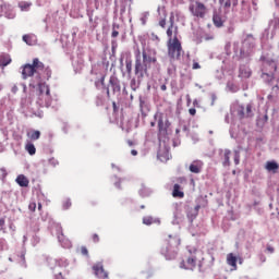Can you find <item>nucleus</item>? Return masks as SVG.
Returning <instances> with one entry per match:
<instances>
[{
	"label": "nucleus",
	"mask_w": 279,
	"mask_h": 279,
	"mask_svg": "<svg viewBox=\"0 0 279 279\" xmlns=\"http://www.w3.org/2000/svg\"><path fill=\"white\" fill-rule=\"evenodd\" d=\"M143 61L141 60V51L135 57V75L137 80H143L145 75H149V69H151V64H156L158 59L156 57H151L147 54V51L143 50L142 52Z\"/></svg>",
	"instance_id": "1"
},
{
	"label": "nucleus",
	"mask_w": 279,
	"mask_h": 279,
	"mask_svg": "<svg viewBox=\"0 0 279 279\" xmlns=\"http://www.w3.org/2000/svg\"><path fill=\"white\" fill-rule=\"evenodd\" d=\"M51 101H53V99L51 98V89H49V85L45 82H39L37 84L36 104L40 108H49V106H51Z\"/></svg>",
	"instance_id": "2"
},
{
	"label": "nucleus",
	"mask_w": 279,
	"mask_h": 279,
	"mask_svg": "<svg viewBox=\"0 0 279 279\" xmlns=\"http://www.w3.org/2000/svg\"><path fill=\"white\" fill-rule=\"evenodd\" d=\"M168 56L170 60H182V53L184 50L182 49V43L178 37H173V39H168Z\"/></svg>",
	"instance_id": "3"
},
{
	"label": "nucleus",
	"mask_w": 279,
	"mask_h": 279,
	"mask_svg": "<svg viewBox=\"0 0 279 279\" xmlns=\"http://www.w3.org/2000/svg\"><path fill=\"white\" fill-rule=\"evenodd\" d=\"M38 71H45V63L40 61V59H33V63H26L22 66V77L23 80H27V77H34L35 73Z\"/></svg>",
	"instance_id": "4"
},
{
	"label": "nucleus",
	"mask_w": 279,
	"mask_h": 279,
	"mask_svg": "<svg viewBox=\"0 0 279 279\" xmlns=\"http://www.w3.org/2000/svg\"><path fill=\"white\" fill-rule=\"evenodd\" d=\"M189 11L194 19H206L208 15V7L199 0H191L189 4Z\"/></svg>",
	"instance_id": "5"
},
{
	"label": "nucleus",
	"mask_w": 279,
	"mask_h": 279,
	"mask_svg": "<svg viewBox=\"0 0 279 279\" xmlns=\"http://www.w3.org/2000/svg\"><path fill=\"white\" fill-rule=\"evenodd\" d=\"M158 128V136H167L169 134V128H171V122L169 121V117L167 113L157 112L155 116Z\"/></svg>",
	"instance_id": "6"
},
{
	"label": "nucleus",
	"mask_w": 279,
	"mask_h": 279,
	"mask_svg": "<svg viewBox=\"0 0 279 279\" xmlns=\"http://www.w3.org/2000/svg\"><path fill=\"white\" fill-rule=\"evenodd\" d=\"M197 251H194L189 254H185L179 262L180 269H187L190 271H193L197 267V256L195 255Z\"/></svg>",
	"instance_id": "7"
},
{
	"label": "nucleus",
	"mask_w": 279,
	"mask_h": 279,
	"mask_svg": "<svg viewBox=\"0 0 279 279\" xmlns=\"http://www.w3.org/2000/svg\"><path fill=\"white\" fill-rule=\"evenodd\" d=\"M93 271H94L95 276H97V278L108 279V271H106V269H104V264L96 263L93 266Z\"/></svg>",
	"instance_id": "8"
},
{
	"label": "nucleus",
	"mask_w": 279,
	"mask_h": 279,
	"mask_svg": "<svg viewBox=\"0 0 279 279\" xmlns=\"http://www.w3.org/2000/svg\"><path fill=\"white\" fill-rule=\"evenodd\" d=\"M191 173H202V169H204V161L194 160L189 167Z\"/></svg>",
	"instance_id": "9"
},
{
	"label": "nucleus",
	"mask_w": 279,
	"mask_h": 279,
	"mask_svg": "<svg viewBox=\"0 0 279 279\" xmlns=\"http://www.w3.org/2000/svg\"><path fill=\"white\" fill-rule=\"evenodd\" d=\"M173 34H174V38H178V26H175L173 19L170 20V25L167 29V36H168V40H173Z\"/></svg>",
	"instance_id": "10"
},
{
	"label": "nucleus",
	"mask_w": 279,
	"mask_h": 279,
	"mask_svg": "<svg viewBox=\"0 0 279 279\" xmlns=\"http://www.w3.org/2000/svg\"><path fill=\"white\" fill-rule=\"evenodd\" d=\"M239 77H242L243 80L252 77V69L246 65H241L239 70Z\"/></svg>",
	"instance_id": "11"
},
{
	"label": "nucleus",
	"mask_w": 279,
	"mask_h": 279,
	"mask_svg": "<svg viewBox=\"0 0 279 279\" xmlns=\"http://www.w3.org/2000/svg\"><path fill=\"white\" fill-rule=\"evenodd\" d=\"M172 197H175L177 199H184V191H182V186L178 183L173 185Z\"/></svg>",
	"instance_id": "12"
},
{
	"label": "nucleus",
	"mask_w": 279,
	"mask_h": 279,
	"mask_svg": "<svg viewBox=\"0 0 279 279\" xmlns=\"http://www.w3.org/2000/svg\"><path fill=\"white\" fill-rule=\"evenodd\" d=\"M213 23L215 27H223V23H226V21L221 16V13L214 12Z\"/></svg>",
	"instance_id": "13"
},
{
	"label": "nucleus",
	"mask_w": 279,
	"mask_h": 279,
	"mask_svg": "<svg viewBox=\"0 0 279 279\" xmlns=\"http://www.w3.org/2000/svg\"><path fill=\"white\" fill-rule=\"evenodd\" d=\"M109 85L111 86L113 93H121V84H119V80L114 76H111L109 80Z\"/></svg>",
	"instance_id": "14"
},
{
	"label": "nucleus",
	"mask_w": 279,
	"mask_h": 279,
	"mask_svg": "<svg viewBox=\"0 0 279 279\" xmlns=\"http://www.w3.org/2000/svg\"><path fill=\"white\" fill-rule=\"evenodd\" d=\"M23 41L26 43V45L33 46L38 43V39L35 34H26L23 35Z\"/></svg>",
	"instance_id": "15"
},
{
	"label": "nucleus",
	"mask_w": 279,
	"mask_h": 279,
	"mask_svg": "<svg viewBox=\"0 0 279 279\" xmlns=\"http://www.w3.org/2000/svg\"><path fill=\"white\" fill-rule=\"evenodd\" d=\"M15 182L19 184V186H22L24 189H27L29 186V179L25 177L24 174H19Z\"/></svg>",
	"instance_id": "16"
},
{
	"label": "nucleus",
	"mask_w": 279,
	"mask_h": 279,
	"mask_svg": "<svg viewBox=\"0 0 279 279\" xmlns=\"http://www.w3.org/2000/svg\"><path fill=\"white\" fill-rule=\"evenodd\" d=\"M238 260H239V258H236V256H234V253H229L227 255V264L230 267H233L234 271H235V269H238V267H236V262Z\"/></svg>",
	"instance_id": "17"
},
{
	"label": "nucleus",
	"mask_w": 279,
	"mask_h": 279,
	"mask_svg": "<svg viewBox=\"0 0 279 279\" xmlns=\"http://www.w3.org/2000/svg\"><path fill=\"white\" fill-rule=\"evenodd\" d=\"M12 63V58L10 57V54H0V68L1 69H5V66H8V64Z\"/></svg>",
	"instance_id": "18"
},
{
	"label": "nucleus",
	"mask_w": 279,
	"mask_h": 279,
	"mask_svg": "<svg viewBox=\"0 0 279 279\" xmlns=\"http://www.w3.org/2000/svg\"><path fill=\"white\" fill-rule=\"evenodd\" d=\"M265 169H266V171H271L272 173H278L279 165L276 161H267Z\"/></svg>",
	"instance_id": "19"
},
{
	"label": "nucleus",
	"mask_w": 279,
	"mask_h": 279,
	"mask_svg": "<svg viewBox=\"0 0 279 279\" xmlns=\"http://www.w3.org/2000/svg\"><path fill=\"white\" fill-rule=\"evenodd\" d=\"M225 10H230V8H236L239 5V0H226L225 3H220Z\"/></svg>",
	"instance_id": "20"
},
{
	"label": "nucleus",
	"mask_w": 279,
	"mask_h": 279,
	"mask_svg": "<svg viewBox=\"0 0 279 279\" xmlns=\"http://www.w3.org/2000/svg\"><path fill=\"white\" fill-rule=\"evenodd\" d=\"M232 151L230 149H225L223 151V167H230V156Z\"/></svg>",
	"instance_id": "21"
},
{
	"label": "nucleus",
	"mask_w": 279,
	"mask_h": 279,
	"mask_svg": "<svg viewBox=\"0 0 279 279\" xmlns=\"http://www.w3.org/2000/svg\"><path fill=\"white\" fill-rule=\"evenodd\" d=\"M25 149L29 154V156H34V154H36V146H34V144L32 143L26 144Z\"/></svg>",
	"instance_id": "22"
},
{
	"label": "nucleus",
	"mask_w": 279,
	"mask_h": 279,
	"mask_svg": "<svg viewBox=\"0 0 279 279\" xmlns=\"http://www.w3.org/2000/svg\"><path fill=\"white\" fill-rule=\"evenodd\" d=\"M28 138L31 141H38L40 138V131H33L32 133H27Z\"/></svg>",
	"instance_id": "23"
},
{
	"label": "nucleus",
	"mask_w": 279,
	"mask_h": 279,
	"mask_svg": "<svg viewBox=\"0 0 279 279\" xmlns=\"http://www.w3.org/2000/svg\"><path fill=\"white\" fill-rule=\"evenodd\" d=\"M143 223L145 226H151V223H154V218H151L150 216H146L143 218Z\"/></svg>",
	"instance_id": "24"
},
{
	"label": "nucleus",
	"mask_w": 279,
	"mask_h": 279,
	"mask_svg": "<svg viewBox=\"0 0 279 279\" xmlns=\"http://www.w3.org/2000/svg\"><path fill=\"white\" fill-rule=\"evenodd\" d=\"M29 5H32V3H29V2H20L19 3V8H21L22 11L29 10Z\"/></svg>",
	"instance_id": "25"
},
{
	"label": "nucleus",
	"mask_w": 279,
	"mask_h": 279,
	"mask_svg": "<svg viewBox=\"0 0 279 279\" xmlns=\"http://www.w3.org/2000/svg\"><path fill=\"white\" fill-rule=\"evenodd\" d=\"M158 158H159V160H161V161L169 160V151H166V153H165V156L162 155V153H159V154H158Z\"/></svg>",
	"instance_id": "26"
},
{
	"label": "nucleus",
	"mask_w": 279,
	"mask_h": 279,
	"mask_svg": "<svg viewBox=\"0 0 279 279\" xmlns=\"http://www.w3.org/2000/svg\"><path fill=\"white\" fill-rule=\"evenodd\" d=\"M267 64L272 68V71H278V65L276 64L275 60H268Z\"/></svg>",
	"instance_id": "27"
},
{
	"label": "nucleus",
	"mask_w": 279,
	"mask_h": 279,
	"mask_svg": "<svg viewBox=\"0 0 279 279\" xmlns=\"http://www.w3.org/2000/svg\"><path fill=\"white\" fill-rule=\"evenodd\" d=\"M62 206H63L64 210H69V208L72 206L71 199L63 201Z\"/></svg>",
	"instance_id": "28"
},
{
	"label": "nucleus",
	"mask_w": 279,
	"mask_h": 279,
	"mask_svg": "<svg viewBox=\"0 0 279 279\" xmlns=\"http://www.w3.org/2000/svg\"><path fill=\"white\" fill-rule=\"evenodd\" d=\"M28 210H31V213H36V202H31L28 204Z\"/></svg>",
	"instance_id": "29"
},
{
	"label": "nucleus",
	"mask_w": 279,
	"mask_h": 279,
	"mask_svg": "<svg viewBox=\"0 0 279 279\" xmlns=\"http://www.w3.org/2000/svg\"><path fill=\"white\" fill-rule=\"evenodd\" d=\"M240 159H241V155H239V151H234V162L235 165H239L240 162Z\"/></svg>",
	"instance_id": "30"
},
{
	"label": "nucleus",
	"mask_w": 279,
	"mask_h": 279,
	"mask_svg": "<svg viewBox=\"0 0 279 279\" xmlns=\"http://www.w3.org/2000/svg\"><path fill=\"white\" fill-rule=\"evenodd\" d=\"M81 254L83 256H88V248L86 246H81Z\"/></svg>",
	"instance_id": "31"
},
{
	"label": "nucleus",
	"mask_w": 279,
	"mask_h": 279,
	"mask_svg": "<svg viewBox=\"0 0 279 279\" xmlns=\"http://www.w3.org/2000/svg\"><path fill=\"white\" fill-rule=\"evenodd\" d=\"M45 75H46V80H49L51 77V69L46 68L45 69Z\"/></svg>",
	"instance_id": "32"
},
{
	"label": "nucleus",
	"mask_w": 279,
	"mask_h": 279,
	"mask_svg": "<svg viewBox=\"0 0 279 279\" xmlns=\"http://www.w3.org/2000/svg\"><path fill=\"white\" fill-rule=\"evenodd\" d=\"M92 240H93V243H99V234L94 233V234L92 235Z\"/></svg>",
	"instance_id": "33"
},
{
	"label": "nucleus",
	"mask_w": 279,
	"mask_h": 279,
	"mask_svg": "<svg viewBox=\"0 0 279 279\" xmlns=\"http://www.w3.org/2000/svg\"><path fill=\"white\" fill-rule=\"evenodd\" d=\"M54 279H66V275H64V272H59L54 276Z\"/></svg>",
	"instance_id": "34"
},
{
	"label": "nucleus",
	"mask_w": 279,
	"mask_h": 279,
	"mask_svg": "<svg viewBox=\"0 0 279 279\" xmlns=\"http://www.w3.org/2000/svg\"><path fill=\"white\" fill-rule=\"evenodd\" d=\"M246 117H252V105L246 106Z\"/></svg>",
	"instance_id": "35"
},
{
	"label": "nucleus",
	"mask_w": 279,
	"mask_h": 279,
	"mask_svg": "<svg viewBox=\"0 0 279 279\" xmlns=\"http://www.w3.org/2000/svg\"><path fill=\"white\" fill-rule=\"evenodd\" d=\"M4 228H5V219L1 218V219H0V232H1L2 230H4Z\"/></svg>",
	"instance_id": "36"
},
{
	"label": "nucleus",
	"mask_w": 279,
	"mask_h": 279,
	"mask_svg": "<svg viewBox=\"0 0 279 279\" xmlns=\"http://www.w3.org/2000/svg\"><path fill=\"white\" fill-rule=\"evenodd\" d=\"M160 27L165 28L167 26V20L162 19L159 21Z\"/></svg>",
	"instance_id": "37"
},
{
	"label": "nucleus",
	"mask_w": 279,
	"mask_h": 279,
	"mask_svg": "<svg viewBox=\"0 0 279 279\" xmlns=\"http://www.w3.org/2000/svg\"><path fill=\"white\" fill-rule=\"evenodd\" d=\"M126 73H132V62L126 63Z\"/></svg>",
	"instance_id": "38"
},
{
	"label": "nucleus",
	"mask_w": 279,
	"mask_h": 279,
	"mask_svg": "<svg viewBox=\"0 0 279 279\" xmlns=\"http://www.w3.org/2000/svg\"><path fill=\"white\" fill-rule=\"evenodd\" d=\"M189 113L192 116V117H195V114H197V110L195 108H191L189 109Z\"/></svg>",
	"instance_id": "39"
},
{
	"label": "nucleus",
	"mask_w": 279,
	"mask_h": 279,
	"mask_svg": "<svg viewBox=\"0 0 279 279\" xmlns=\"http://www.w3.org/2000/svg\"><path fill=\"white\" fill-rule=\"evenodd\" d=\"M192 69L195 71L197 69H202V65H199V63H197V62H194L192 65Z\"/></svg>",
	"instance_id": "40"
},
{
	"label": "nucleus",
	"mask_w": 279,
	"mask_h": 279,
	"mask_svg": "<svg viewBox=\"0 0 279 279\" xmlns=\"http://www.w3.org/2000/svg\"><path fill=\"white\" fill-rule=\"evenodd\" d=\"M114 186L117 189H121V179H118L116 182H114Z\"/></svg>",
	"instance_id": "41"
},
{
	"label": "nucleus",
	"mask_w": 279,
	"mask_h": 279,
	"mask_svg": "<svg viewBox=\"0 0 279 279\" xmlns=\"http://www.w3.org/2000/svg\"><path fill=\"white\" fill-rule=\"evenodd\" d=\"M238 114H239V117H245V111H244L243 107H241V110H239Z\"/></svg>",
	"instance_id": "42"
},
{
	"label": "nucleus",
	"mask_w": 279,
	"mask_h": 279,
	"mask_svg": "<svg viewBox=\"0 0 279 279\" xmlns=\"http://www.w3.org/2000/svg\"><path fill=\"white\" fill-rule=\"evenodd\" d=\"M117 36H119L118 31H112L111 37H112V38H117Z\"/></svg>",
	"instance_id": "43"
},
{
	"label": "nucleus",
	"mask_w": 279,
	"mask_h": 279,
	"mask_svg": "<svg viewBox=\"0 0 279 279\" xmlns=\"http://www.w3.org/2000/svg\"><path fill=\"white\" fill-rule=\"evenodd\" d=\"M17 92H19V87H17L16 85H14V86L12 87V93L16 94Z\"/></svg>",
	"instance_id": "44"
},
{
	"label": "nucleus",
	"mask_w": 279,
	"mask_h": 279,
	"mask_svg": "<svg viewBox=\"0 0 279 279\" xmlns=\"http://www.w3.org/2000/svg\"><path fill=\"white\" fill-rule=\"evenodd\" d=\"M132 156H138V151L136 149L131 150Z\"/></svg>",
	"instance_id": "45"
},
{
	"label": "nucleus",
	"mask_w": 279,
	"mask_h": 279,
	"mask_svg": "<svg viewBox=\"0 0 279 279\" xmlns=\"http://www.w3.org/2000/svg\"><path fill=\"white\" fill-rule=\"evenodd\" d=\"M113 112H117V102H112Z\"/></svg>",
	"instance_id": "46"
},
{
	"label": "nucleus",
	"mask_w": 279,
	"mask_h": 279,
	"mask_svg": "<svg viewBox=\"0 0 279 279\" xmlns=\"http://www.w3.org/2000/svg\"><path fill=\"white\" fill-rule=\"evenodd\" d=\"M126 143H128L129 147H133V145H134V143L132 142V140H129Z\"/></svg>",
	"instance_id": "47"
},
{
	"label": "nucleus",
	"mask_w": 279,
	"mask_h": 279,
	"mask_svg": "<svg viewBox=\"0 0 279 279\" xmlns=\"http://www.w3.org/2000/svg\"><path fill=\"white\" fill-rule=\"evenodd\" d=\"M267 250L270 252V254H274V247L272 246H267Z\"/></svg>",
	"instance_id": "48"
},
{
	"label": "nucleus",
	"mask_w": 279,
	"mask_h": 279,
	"mask_svg": "<svg viewBox=\"0 0 279 279\" xmlns=\"http://www.w3.org/2000/svg\"><path fill=\"white\" fill-rule=\"evenodd\" d=\"M105 82H106V76H102L100 80V84L104 86Z\"/></svg>",
	"instance_id": "49"
},
{
	"label": "nucleus",
	"mask_w": 279,
	"mask_h": 279,
	"mask_svg": "<svg viewBox=\"0 0 279 279\" xmlns=\"http://www.w3.org/2000/svg\"><path fill=\"white\" fill-rule=\"evenodd\" d=\"M107 97L110 99V88H107Z\"/></svg>",
	"instance_id": "50"
},
{
	"label": "nucleus",
	"mask_w": 279,
	"mask_h": 279,
	"mask_svg": "<svg viewBox=\"0 0 279 279\" xmlns=\"http://www.w3.org/2000/svg\"><path fill=\"white\" fill-rule=\"evenodd\" d=\"M179 182L182 184V182H186V179L180 178V179H179Z\"/></svg>",
	"instance_id": "51"
},
{
	"label": "nucleus",
	"mask_w": 279,
	"mask_h": 279,
	"mask_svg": "<svg viewBox=\"0 0 279 279\" xmlns=\"http://www.w3.org/2000/svg\"><path fill=\"white\" fill-rule=\"evenodd\" d=\"M160 88L161 90H167V85H161Z\"/></svg>",
	"instance_id": "52"
},
{
	"label": "nucleus",
	"mask_w": 279,
	"mask_h": 279,
	"mask_svg": "<svg viewBox=\"0 0 279 279\" xmlns=\"http://www.w3.org/2000/svg\"><path fill=\"white\" fill-rule=\"evenodd\" d=\"M38 210H43V204L38 203Z\"/></svg>",
	"instance_id": "53"
},
{
	"label": "nucleus",
	"mask_w": 279,
	"mask_h": 279,
	"mask_svg": "<svg viewBox=\"0 0 279 279\" xmlns=\"http://www.w3.org/2000/svg\"><path fill=\"white\" fill-rule=\"evenodd\" d=\"M214 37H206V40H213Z\"/></svg>",
	"instance_id": "54"
},
{
	"label": "nucleus",
	"mask_w": 279,
	"mask_h": 279,
	"mask_svg": "<svg viewBox=\"0 0 279 279\" xmlns=\"http://www.w3.org/2000/svg\"><path fill=\"white\" fill-rule=\"evenodd\" d=\"M262 263H265V257L264 256H262Z\"/></svg>",
	"instance_id": "55"
},
{
	"label": "nucleus",
	"mask_w": 279,
	"mask_h": 279,
	"mask_svg": "<svg viewBox=\"0 0 279 279\" xmlns=\"http://www.w3.org/2000/svg\"><path fill=\"white\" fill-rule=\"evenodd\" d=\"M226 0H219V3H223Z\"/></svg>",
	"instance_id": "56"
},
{
	"label": "nucleus",
	"mask_w": 279,
	"mask_h": 279,
	"mask_svg": "<svg viewBox=\"0 0 279 279\" xmlns=\"http://www.w3.org/2000/svg\"><path fill=\"white\" fill-rule=\"evenodd\" d=\"M150 125H151V128H154V125H156V123L153 122V123H150Z\"/></svg>",
	"instance_id": "57"
},
{
	"label": "nucleus",
	"mask_w": 279,
	"mask_h": 279,
	"mask_svg": "<svg viewBox=\"0 0 279 279\" xmlns=\"http://www.w3.org/2000/svg\"><path fill=\"white\" fill-rule=\"evenodd\" d=\"M58 239H59V241H62V236L59 235Z\"/></svg>",
	"instance_id": "58"
},
{
	"label": "nucleus",
	"mask_w": 279,
	"mask_h": 279,
	"mask_svg": "<svg viewBox=\"0 0 279 279\" xmlns=\"http://www.w3.org/2000/svg\"><path fill=\"white\" fill-rule=\"evenodd\" d=\"M239 260H240V264H242V263H243V262H242V260H243L242 258H239Z\"/></svg>",
	"instance_id": "59"
},
{
	"label": "nucleus",
	"mask_w": 279,
	"mask_h": 279,
	"mask_svg": "<svg viewBox=\"0 0 279 279\" xmlns=\"http://www.w3.org/2000/svg\"><path fill=\"white\" fill-rule=\"evenodd\" d=\"M23 260H25V255H22Z\"/></svg>",
	"instance_id": "60"
},
{
	"label": "nucleus",
	"mask_w": 279,
	"mask_h": 279,
	"mask_svg": "<svg viewBox=\"0 0 279 279\" xmlns=\"http://www.w3.org/2000/svg\"><path fill=\"white\" fill-rule=\"evenodd\" d=\"M64 274H69V271L64 270Z\"/></svg>",
	"instance_id": "61"
},
{
	"label": "nucleus",
	"mask_w": 279,
	"mask_h": 279,
	"mask_svg": "<svg viewBox=\"0 0 279 279\" xmlns=\"http://www.w3.org/2000/svg\"><path fill=\"white\" fill-rule=\"evenodd\" d=\"M178 132H180V130H177V134H178Z\"/></svg>",
	"instance_id": "62"
},
{
	"label": "nucleus",
	"mask_w": 279,
	"mask_h": 279,
	"mask_svg": "<svg viewBox=\"0 0 279 279\" xmlns=\"http://www.w3.org/2000/svg\"><path fill=\"white\" fill-rule=\"evenodd\" d=\"M26 86L24 85V90H25Z\"/></svg>",
	"instance_id": "63"
}]
</instances>
